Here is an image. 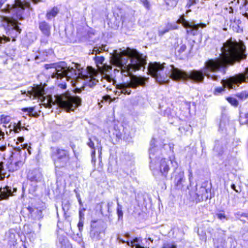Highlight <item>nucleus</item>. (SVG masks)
<instances>
[{
	"instance_id": "ea45409f",
	"label": "nucleus",
	"mask_w": 248,
	"mask_h": 248,
	"mask_svg": "<svg viewBox=\"0 0 248 248\" xmlns=\"http://www.w3.org/2000/svg\"><path fill=\"white\" fill-rule=\"evenodd\" d=\"M6 149V146H2L0 147V150L1 151H4Z\"/></svg>"
},
{
	"instance_id": "0eeeda50",
	"label": "nucleus",
	"mask_w": 248,
	"mask_h": 248,
	"mask_svg": "<svg viewBox=\"0 0 248 248\" xmlns=\"http://www.w3.org/2000/svg\"><path fill=\"white\" fill-rule=\"evenodd\" d=\"M181 24L185 28L187 29L186 31L188 33L193 35L197 33V31L200 27L203 28L206 26L205 24H195L190 23L189 22L185 20L184 16H182L177 21L176 23L172 24L168 23L164 28L159 29L158 30V35L159 36H163L164 34L169 31L170 30L177 29V24Z\"/></svg>"
},
{
	"instance_id": "e433bc0d",
	"label": "nucleus",
	"mask_w": 248,
	"mask_h": 248,
	"mask_svg": "<svg viewBox=\"0 0 248 248\" xmlns=\"http://www.w3.org/2000/svg\"><path fill=\"white\" fill-rule=\"evenodd\" d=\"M17 127H19L20 128H23V127L21 126V123L20 121H19L17 124H16Z\"/></svg>"
},
{
	"instance_id": "6ab92c4d",
	"label": "nucleus",
	"mask_w": 248,
	"mask_h": 248,
	"mask_svg": "<svg viewBox=\"0 0 248 248\" xmlns=\"http://www.w3.org/2000/svg\"><path fill=\"white\" fill-rule=\"evenodd\" d=\"M88 145L92 148L93 150L92 152L91 156L92 157V160H95V149L94 147V143L89 139V142L87 143Z\"/></svg>"
},
{
	"instance_id": "de8ad7c7",
	"label": "nucleus",
	"mask_w": 248,
	"mask_h": 248,
	"mask_svg": "<svg viewBox=\"0 0 248 248\" xmlns=\"http://www.w3.org/2000/svg\"><path fill=\"white\" fill-rule=\"evenodd\" d=\"M78 201L80 205H82V204L81 200V199L80 198L78 199Z\"/></svg>"
},
{
	"instance_id": "9b49d317",
	"label": "nucleus",
	"mask_w": 248,
	"mask_h": 248,
	"mask_svg": "<svg viewBox=\"0 0 248 248\" xmlns=\"http://www.w3.org/2000/svg\"><path fill=\"white\" fill-rule=\"evenodd\" d=\"M39 28L42 33L47 37L50 35V26L46 21H42L39 24Z\"/></svg>"
},
{
	"instance_id": "dca6fc26",
	"label": "nucleus",
	"mask_w": 248,
	"mask_h": 248,
	"mask_svg": "<svg viewBox=\"0 0 248 248\" xmlns=\"http://www.w3.org/2000/svg\"><path fill=\"white\" fill-rule=\"evenodd\" d=\"M90 236L93 240H98L101 238L100 232L98 230L93 229L90 231Z\"/></svg>"
},
{
	"instance_id": "6e6d98bb",
	"label": "nucleus",
	"mask_w": 248,
	"mask_h": 248,
	"mask_svg": "<svg viewBox=\"0 0 248 248\" xmlns=\"http://www.w3.org/2000/svg\"><path fill=\"white\" fill-rule=\"evenodd\" d=\"M245 96L246 98L248 97V94H245Z\"/></svg>"
},
{
	"instance_id": "4c0bfd02",
	"label": "nucleus",
	"mask_w": 248,
	"mask_h": 248,
	"mask_svg": "<svg viewBox=\"0 0 248 248\" xmlns=\"http://www.w3.org/2000/svg\"><path fill=\"white\" fill-rule=\"evenodd\" d=\"M189 180L191 179V178L192 177V172L191 170H189Z\"/></svg>"
},
{
	"instance_id": "13d9d810",
	"label": "nucleus",
	"mask_w": 248,
	"mask_h": 248,
	"mask_svg": "<svg viewBox=\"0 0 248 248\" xmlns=\"http://www.w3.org/2000/svg\"><path fill=\"white\" fill-rule=\"evenodd\" d=\"M241 121H242V116L240 117Z\"/></svg>"
},
{
	"instance_id": "a211bd4d",
	"label": "nucleus",
	"mask_w": 248,
	"mask_h": 248,
	"mask_svg": "<svg viewBox=\"0 0 248 248\" xmlns=\"http://www.w3.org/2000/svg\"><path fill=\"white\" fill-rule=\"evenodd\" d=\"M34 107H30L26 108H23L22 110L24 112H27L29 113V115L30 116L37 117H38V115L37 113H33V111H34Z\"/></svg>"
},
{
	"instance_id": "8fccbe9b",
	"label": "nucleus",
	"mask_w": 248,
	"mask_h": 248,
	"mask_svg": "<svg viewBox=\"0 0 248 248\" xmlns=\"http://www.w3.org/2000/svg\"><path fill=\"white\" fill-rule=\"evenodd\" d=\"M8 129H9V128H8ZM6 134H7V135H10V134H11V133H10V132H9V130L8 131V130H6Z\"/></svg>"
},
{
	"instance_id": "2f4dec72",
	"label": "nucleus",
	"mask_w": 248,
	"mask_h": 248,
	"mask_svg": "<svg viewBox=\"0 0 248 248\" xmlns=\"http://www.w3.org/2000/svg\"><path fill=\"white\" fill-rule=\"evenodd\" d=\"M97 148L98 150V153L100 155L101 154V151H102V146L100 144V143H98V145L97 146Z\"/></svg>"
},
{
	"instance_id": "a878e982",
	"label": "nucleus",
	"mask_w": 248,
	"mask_h": 248,
	"mask_svg": "<svg viewBox=\"0 0 248 248\" xmlns=\"http://www.w3.org/2000/svg\"><path fill=\"white\" fill-rule=\"evenodd\" d=\"M235 217L236 218H239V219H241V220H243V219L241 218L243 217H245L248 218V214L238 212V213L235 214Z\"/></svg>"
},
{
	"instance_id": "c03bdc74",
	"label": "nucleus",
	"mask_w": 248,
	"mask_h": 248,
	"mask_svg": "<svg viewBox=\"0 0 248 248\" xmlns=\"http://www.w3.org/2000/svg\"><path fill=\"white\" fill-rule=\"evenodd\" d=\"M18 140L20 142H22L23 141V137H19L18 138Z\"/></svg>"
},
{
	"instance_id": "4d7b16f0",
	"label": "nucleus",
	"mask_w": 248,
	"mask_h": 248,
	"mask_svg": "<svg viewBox=\"0 0 248 248\" xmlns=\"http://www.w3.org/2000/svg\"><path fill=\"white\" fill-rule=\"evenodd\" d=\"M148 239H149V240H150V241H153V240H151V238H149Z\"/></svg>"
},
{
	"instance_id": "2eb2a0df",
	"label": "nucleus",
	"mask_w": 248,
	"mask_h": 248,
	"mask_svg": "<svg viewBox=\"0 0 248 248\" xmlns=\"http://www.w3.org/2000/svg\"><path fill=\"white\" fill-rule=\"evenodd\" d=\"M126 243L128 246L132 248L135 247L136 248H146V247H142L140 245V239L138 238H135L133 240L130 242L127 241Z\"/></svg>"
},
{
	"instance_id": "4be33fe9",
	"label": "nucleus",
	"mask_w": 248,
	"mask_h": 248,
	"mask_svg": "<svg viewBox=\"0 0 248 248\" xmlns=\"http://www.w3.org/2000/svg\"><path fill=\"white\" fill-rule=\"evenodd\" d=\"M11 120L10 116L4 115H2L0 116V122L1 123L5 124H8Z\"/></svg>"
},
{
	"instance_id": "39448f33",
	"label": "nucleus",
	"mask_w": 248,
	"mask_h": 248,
	"mask_svg": "<svg viewBox=\"0 0 248 248\" xmlns=\"http://www.w3.org/2000/svg\"><path fill=\"white\" fill-rule=\"evenodd\" d=\"M30 8V3L21 0H15V3L9 9V12L13 14L16 19L5 17L4 22L6 24V35L0 36V44H4L10 41H15L17 35L20 33L21 29L18 27L17 19L22 20L24 18L25 8Z\"/></svg>"
},
{
	"instance_id": "79ce46f5",
	"label": "nucleus",
	"mask_w": 248,
	"mask_h": 248,
	"mask_svg": "<svg viewBox=\"0 0 248 248\" xmlns=\"http://www.w3.org/2000/svg\"><path fill=\"white\" fill-rule=\"evenodd\" d=\"M4 2V1L3 0H0V9L1 8Z\"/></svg>"
},
{
	"instance_id": "7c9ffc66",
	"label": "nucleus",
	"mask_w": 248,
	"mask_h": 248,
	"mask_svg": "<svg viewBox=\"0 0 248 248\" xmlns=\"http://www.w3.org/2000/svg\"><path fill=\"white\" fill-rule=\"evenodd\" d=\"M217 218L220 219H222L223 218H225L226 217L225 215L222 213H219L217 215Z\"/></svg>"
},
{
	"instance_id": "ddd939ff",
	"label": "nucleus",
	"mask_w": 248,
	"mask_h": 248,
	"mask_svg": "<svg viewBox=\"0 0 248 248\" xmlns=\"http://www.w3.org/2000/svg\"><path fill=\"white\" fill-rule=\"evenodd\" d=\"M12 194L11 190L9 187L0 188V200L6 199Z\"/></svg>"
},
{
	"instance_id": "1a4fd4ad",
	"label": "nucleus",
	"mask_w": 248,
	"mask_h": 248,
	"mask_svg": "<svg viewBox=\"0 0 248 248\" xmlns=\"http://www.w3.org/2000/svg\"><path fill=\"white\" fill-rule=\"evenodd\" d=\"M51 157L56 168H60L66 166L70 156L68 151L58 147H51Z\"/></svg>"
},
{
	"instance_id": "9d476101",
	"label": "nucleus",
	"mask_w": 248,
	"mask_h": 248,
	"mask_svg": "<svg viewBox=\"0 0 248 248\" xmlns=\"http://www.w3.org/2000/svg\"><path fill=\"white\" fill-rule=\"evenodd\" d=\"M5 239L10 246H15L17 240L15 231L13 230H10L7 232L5 234Z\"/></svg>"
},
{
	"instance_id": "a19ab883",
	"label": "nucleus",
	"mask_w": 248,
	"mask_h": 248,
	"mask_svg": "<svg viewBox=\"0 0 248 248\" xmlns=\"http://www.w3.org/2000/svg\"><path fill=\"white\" fill-rule=\"evenodd\" d=\"M235 187H236V186H235V185L234 184H232L231 185V188L232 189H233V190H234L235 191H236V192H238V191L235 189Z\"/></svg>"
},
{
	"instance_id": "37998d69",
	"label": "nucleus",
	"mask_w": 248,
	"mask_h": 248,
	"mask_svg": "<svg viewBox=\"0 0 248 248\" xmlns=\"http://www.w3.org/2000/svg\"><path fill=\"white\" fill-rule=\"evenodd\" d=\"M4 133L1 130H0V137L2 136V138H4Z\"/></svg>"
},
{
	"instance_id": "c9c22d12",
	"label": "nucleus",
	"mask_w": 248,
	"mask_h": 248,
	"mask_svg": "<svg viewBox=\"0 0 248 248\" xmlns=\"http://www.w3.org/2000/svg\"><path fill=\"white\" fill-rule=\"evenodd\" d=\"M79 219H82L83 220L84 214L83 213H82L81 211H79Z\"/></svg>"
},
{
	"instance_id": "58836bf2",
	"label": "nucleus",
	"mask_w": 248,
	"mask_h": 248,
	"mask_svg": "<svg viewBox=\"0 0 248 248\" xmlns=\"http://www.w3.org/2000/svg\"><path fill=\"white\" fill-rule=\"evenodd\" d=\"M117 209L122 210V206L119 204L118 202H117Z\"/></svg>"
},
{
	"instance_id": "7ed1b4c3",
	"label": "nucleus",
	"mask_w": 248,
	"mask_h": 248,
	"mask_svg": "<svg viewBox=\"0 0 248 248\" xmlns=\"http://www.w3.org/2000/svg\"><path fill=\"white\" fill-rule=\"evenodd\" d=\"M76 68L67 67L65 62H62L58 64L53 63L46 64V69H51L52 78L62 79L65 78L67 80L72 79L76 81L79 79H84V84L90 87H93L98 82V79L94 78L96 71L91 67H88V70H83L78 68V65H75Z\"/></svg>"
},
{
	"instance_id": "49530a36",
	"label": "nucleus",
	"mask_w": 248,
	"mask_h": 248,
	"mask_svg": "<svg viewBox=\"0 0 248 248\" xmlns=\"http://www.w3.org/2000/svg\"><path fill=\"white\" fill-rule=\"evenodd\" d=\"M201 189L202 191H206V189H205L204 187H201Z\"/></svg>"
},
{
	"instance_id": "cd10ccee",
	"label": "nucleus",
	"mask_w": 248,
	"mask_h": 248,
	"mask_svg": "<svg viewBox=\"0 0 248 248\" xmlns=\"http://www.w3.org/2000/svg\"><path fill=\"white\" fill-rule=\"evenodd\" d=\"M78 226L79 231L82 230L83 227V220L82 219H79Z\"/></svg>"
},
{
	"instance_id": "5701e85b",
	"label": "nucleus",
	"mask_w": 248,
	"mask_h": 248,
	"mask_svg": "<svg viewBox=\"0 0 248 248\" xmlns=\"http://www.w3.org/2000/svg\"><path fill=\"white\" fill-rule=\"evenodd\" d=\"M107 45H102L101 46L94 47L93 51L94 52H98V53L101 52L102 51H106Z\"/></svg>"
},
{
	"instance_id": "bb28decb",
	"label": "nucleus",
	"mask_w": 248,
	"mask_h": 248,
	"mask_svg": "<svg viewBox=\"0 0 248 248\" xmlns=\"http://www.w3.org/2000/svg\"><path fill=\"white\" fill-rule=\"evenodd\" d=\"M141 1L146 8L149 9L150 3L148 0H141Z\"/></svg>"
},
{
	"instance_id": "b1692460",
	"label": "nucleus",
	"mask_w": 248,
	"mask_h": 248,
	"mask_svg": "<svg viewBox=\"0 0 248 248\" xmlns=\"http://www.w3.org/2000/svg\"><path fill=\"white\" fill-rule=\"evenodd\" d=\"M228 102L233 106H237L238 104V102L236 99L233 97H229L227 98Z\"/></svg>"
},
{
	"instance_id": "473e14b6",
	"label": "nucleus",
	"mask_w": 248,
	"mask_h": 248,
	"mask_svg": "<svg viewBox=\"0 0 248 248\" xmlns=\"http://www.w3.org/2000/svg\"><path fill=\"white\" fill-rule=\"evenodd\" d=\"M176 248L175 245L172 244H168L165 248Z\"/></svg>"
},
{
	"instance_id": "f257e3e1",
	"label": "nucleus",
	"mask_w": 248,
	"mask_h": 248,
	"mask_svg": "<svg viewBox=\"0 0 248 248\" xmlns=\"http://www.w3.org/2000/svg\"><path fill=\"white\" fill-rule=\"evenodd\" d=\"M221 53L219 57L207 61L204 67L200 70H192L186 73L174 67L173 65L168 67L165 63L150 62L148 66V72L156 82L160 84H168L170 78L174 80L190 79L197 82H202L204 76L213 80H217L218 76L210 75L209 72H215L224 68L229 65L245 59L247 57L246 46L242 41L237 42L230 38L223 44L221 48Z\"/></svg>"
},
{
	"instance_id": "20e7f679",
	"label": "nucleus",
	"mask_w": 248,
	"mask_h": 248,
	"mask_svg": "<svg viewBox=\"0 0 248 248\" xmlns=\"http://www.w3.org/2000/svg\"><path fill=\"white\" fill-rule=\"evenodd\" d=\"M44 89L41 86H36L28 92L27 95L31 97L38 98L42 102V105L46 108H50L52 105L57 104L59 107L64 108L67 111H73L76 108L81 105V100L78 96L70 95L69 93L55 96V99L53 101L51 96L46 97L44 96Z\"/></svg>"
},
{
	"instance_id": "412c9836",
	"label": "nucleus",
	"mask_w": 248,
	"mask_h": 248,
	"mask_svg": "<svg viewBox=\"0 0 248 248\" xmlns=\"http://www.w3.org/2000/svg\"><path fill=\"white\" fill-rule=\"evenodd\" d=\"M105 59L103 57H96L95 58V61L96 63V65L98 68H100L102 66V65L103 64V62Z\"/></svg>"
},
{
	"instance_id": "f3484780",
	"label": "nucleus",
	"mask_w": 248,
	"mask_h": 248,
	"mask_svg": "<svg viewBox=\"0 0 248 248\" xmlns=\"http://www.w3.org/2000/svg\"><path fill=\"white\" fill-rule=\"evenodd\" d=\"M184 176V173L183 171L179 173L178 175L175 177V181L176 185L177 186H180L181 185L182 180Z\"/></svg>"
},
{
	"instance_id": "423d86ee",
	"label": "nucleus",
	"mask_w": 248,
	"mask_h": 248,
	"mask_svg": "<svg viewBox=\"0 0 248 248\" xmlns=\"http://www.w3.org/2000/svg\"><path fill=\"white\" fill-rule=\"evenodd\" d=\"M160 155L161 151L155 145V140H152L149 149L150 169L154 175L160 174L164 179H166L170 170V163L177 164V162L171 158H161Z\"/></svg>"
},
{
	"instance_id": "393cba45",
	"label": "nucleus",
	"mask_w": 248,
	"mask_h": 248,
	"mask_svg": "<svg viewBox=\"0 0 248 248\" xmlns=\"http://www.w3.org/2000/svg\"><path fill=\"white\" fill-rule=\"evenodd\" d=\"M106 80L109 83L112 82L113 83L114 80L112 78H111L109 75H105L104 77L102 78V81Z\"/></svg>"
},
{
	"instance_id": "3c124183",
	"label": "nucleus",
	"mask_w": 248,
	"mask_h": 248,
	"mask_svg": "<svg viewBox=\"0 0 248 248\" xmlns=\"http://www.w3.org/2000/svg\"><path fill=\"white\" fill-rule=\"evenodd\" d=\"M110 203H108V210H109V207L110 206Z\"/></svg>"
},
{
	"instance_id": "f03ea898",
	"label": "nucleus",
	"mask_w": 248,
	"mask_h": 248,
	"mask_svg": "<svg viewBox=\"0 0 248 248\" xmlns=\"http://www.w3.org/2000/svg\"><path fill=\"white\" fill-rule=\"evenodd\" d=\"M112 63L115 65L118 71L124 76H130V80L117 85L116 88L121 93L130 94L131 89H136L138 86H144L148 78L132 75V73L137 70L145 69L146 64V57L140 54L136 49L127 48L119 53L113 51L111 57Z\"/></svg>"
},
{
	"instance_id": "a18cd8bd",
	"label": "nucleus",
	"mask_w": 248,
	"mask_h": 248,
	"mask_svg": "<svg viewBox=\"0 0 248 248\" xmlns=\"http://www.w3.org/2000/svg\"><path fill=\"white\" fill-rule=\"evenodd\" d=\"M41 0H32V1L35 3H36L37 2H38L39 1H40Z\"/></svg>"
},
{
	"instance_id": "09e8293b",
	"label": "nucleus",
	"mask_w": 248,
	"mask_h": 248,
	"mask_svg": "<svg viewBox=\"0 0 248 248\" xmlns=\"http://www.w3.org/2000/svg\"><path fill=\"white\" fill-rule=\"evenodd\" d=\"M104 98L105 99H106V100H107V99H110V97H109V96H105V97H104Z\"/></svg>"
},
{
	"instance_id": "4468645a",
	"label": "nucleus",
	"mask_w": 248,
	"mask_h": 248,
	"mask_svg": "<svg viewBox=\"0 0 248 248\" xmlns=\"http://www.w3.org/2000/svg\"><path fill=\"white\" fill-rule=\"evenodd\" d=\"M59 10L56 7H54L51 10L47 11L46 14V17L47 20H51L52 18L55 17L58 14Z\"/></svg>"
},
{
	"instance_id": "5fc2aeb1",
	"label": "nucleus",
	"mask_w": 248,
	"mask_h": 248,
	"mask_svg": "<svg viewBox=\"0 0 248 248\" xmlns=\"http://www.w3.org/2000/svg\"><path fill=\"white\" fill-rule=\"evenodd\" d=\"M240 95H241V96L242 97H243L244 96V94H243V93H241V94H240Z\"/></svg>"
},
{
	"instance_id": "f8f14e48",
	"label": "nucleus",
	"mask_w": 248,
	"mask_h": 248,
	"mask_svg": "<svg viewBox=\"0 0 248 248\" xmlns=\"http://www.w3.org/2000/svg\"><path fill=\"white\" fill-rule=\"evenodd\" d=\"M27 177L29 179L32 181H37L41 179V174L38 170H33L29 171Z\"/></svg>"
},
{
	"instance_id": "72a5a7b5",
	"label": "nucleus",
	"mask_w": 248,
	"mask_h": 248,
	"mask_svg": "<svg viewBox=\"0 0 248 248\" xmlns=\"http://www.w3.org/2000/svg\"><path fill=\"white\" fill-rule=\"evenodd\" d=\"M59 86L62 89H65L66 88V85L65 84H61L59 85Z\"/></svg>"
},
{
	"instance_id": "6e6552de",
	"label": "nucleus",
	"mask_w": 248,
	"mask_h": 248,
	"mask_svg": "<svg viewBox=\"0 0 248 248\" xmlns=\"http://www.w3.org/2000/svg\"><path fill=\"white\" fill-rule=\"evenodd\" d=\"M247 79H248V68L246 69L245 73H239L226 80H222L223 87L216 88L214 94L217 95L221 93L224 91L225 87L229 89H236L242 82H246Z\"/></svg>"
},
{
	"instance_id": "864d4df0",
	"label": "nucleus",
	"mask_w": 248,
	"mask_h": 248,
	"mask_svg": "<svg viewBox=\"0 0 248 248\" xmlns=\"http://www.w3.org/2000/svg\"><path fill=\"white\" fill-rule=\"evenodd\" d=\"M245 116H246V118L247 119H248V114H246V115H245Z\"/></svg>"
},
{
	"instance_id": "c756f323",
	"label": "nucleus",
	"mask_w": 248,
	"mask_h": 248,
	"mask_svg": "<svg viewBox=\"0 0 248 248\" xmlns=\"http://www.w3.org/2000/svg\"><path fill=\"white\" fill-rule=\"evenodd\" d=\"M186 46L185 45H182L179 49V51L180 52H184L186 49Z\"/></svg>"
},
{
	"instance_id": "c85d7f7f",
	"label": "nucleus",
	"mask_w": 248,
	"mask_h": 248,
	"mask_svg": "<svg viewBox=\"0 0 248 248\" xmlns=\"http://www.w3.org/2000/svg\"><path fill=\"white\" fill-rule=\"evenodd\" d=\"M117 213L119 219L123 218V212L122 211V210L117 209Z\"/></svg>"
},
{
	"instance_id": "aec40b11",
	"label": "nucleus",
	"mask_w": 248,
	"mask_h": 248,
	"mask_svg": "<svg viewBox=\"0 0 248 248\" xmlns=\"http://www.w3.org/2000/svg\"><path fill=\"white\" fill-rule=\"evenodd\" d=\"M8 128H9L10 133H11L12 132H14V133H18L22 129L17 127L16 123H14L13 124H11L9 125Z\"/></svg>"
},
{
	"instance_id": "603ef678",
	"label": "nucleus",
	"mask_w": 248,
	"mask_h": 248,
	"mask_svg": "<svg viewBox=\"0 0 248 248\" xmlns=\"http://www.w3.org/2000/svg\"><path fill=\"white\" fill-rule=\"evenodd\" d=\"M120 241H121L123 243H125V242L124 240H123L120 239Z\"/></svg>"
},
{
	"instance_id": "f704fd0d",
	"label": "nucleus",
	"mask_w": 248,
	"mask_h": 248,
	"mask_svg": "<svg viewBox=\"0 0 248 248\" xmlns=\"http://www.w3.org/2000/svg\"><path fill=\"white\" fill-rule=\"evenodd\" d=\"M3 163H0V174H1L3 170Z\"/></svg>"
}]
</instances>
